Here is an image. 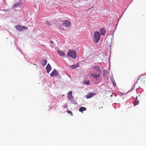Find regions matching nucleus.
Listing matches in <instances>:
<instances>
[{
  "label": "nucleus",
  "instance_id": "nucleus-20",
  "mask_svg": "<svg viewBox=\"0 0 146 146\" xmlns=\"http://www.w3.org/2000/svg\"><path fill=\"white\" fill-rule=\"evenodd\" d=\"M46 24L47 25H48L49 26H51L52 24H51L48 21H46Z\"/></svg>",
  "mask_w": 146,
  "mask_h": 146
},
{
  "label": "nucleus",
  "instance_id": "nucleus-2",
  "mask_svg": "<svg viewBox=\"0 0 146 146\" xmlns=\"http://www.w3.org/2000/svg\"><path fill=\"white\" fill-rule=\"evenodd\" d=\"M67 55L73 58H76L77 57L76 52L73 50L69 51Z\"/></svg>",
  "mask_w": 146,
  "mask_h": 146
},
{
  "label": "nucleus",
  "instance_id": "nucleus-6",
  "mask_svg": "<svg viewBox=\"0 0 146 146\" xmlns=\"http://www.w3.org/2000/svg\"><path fill=\"white\" fill-rule=\"evenodd\" d=\"M72 92H69L68 93V98L70 101H72L74 100L73 97L72 95Z\"/></svg>",
  "mask_w": 146,
  "mask_h": 146
},
{
  "label": "nucleus",
  "instance_id": "nucleus-9",
  "mask_svg": "<svg viewBox=\"0 0 146 146\" xmlns=\"http://www.w3.org/2000/svg\"><path fill=\"white\" fill-rule=\"evenodd\" d=\"M94 69L98 71V74H101V71L99 67L98 66H95L94 67Z\"/></svg>",
  "mask_w": 146,
  "mask_h": 146
},
{
  "label": "nucleus",
  "instance_id": "nucleus-17",
  "mask_svg": "<svg viewBox=\"0 0 146 146\" xmlns=\"http://www.w3.org/2000/svg\"><path fill=\"white\" fill-rule=\"evenodd\" d=\"M15 8H17L18 7H20V4L19 3L17 2L13 5Z\"/></svg>",
  "mask_w": 146,
  "mask_h": 146
},
{
  "label": "nucleus",
  "instance_id": "nucleus-21",
  "mask_svg": "<svg viewBox=\"0 0 146 146\" xmlns=\"http://www.w3.org/2000/svg\"><path fill=\"white\" fill-rule=\"evenodd\" d=\"M67 111L68 113L69 114H71V115L72 116V112L70 110H67Z\"/></svg>",
  "mask_w": 146,
  "mask_h": 146
},
{
  "label": "nucleus",
  "instance_id": "nucleus-19",
  "mask_svg": "<svg viewBox=\"0 0 146 146\" xmlns=\"http://www.w3.org/2000/svg\"><path fill=\"white\" fill-rule=\"evenodd\" d=\"M107 71L106 70H103V75L105 76V75L107 74Z\"/></svg>",
  "mask_w": 146,
  "mask_h": 146
},
{
  "label": "nucleus",
  "instance_id": "nucleus-7",
  "mask_svg": "<svg viewBox=\"0 0 146 146\" xmlns=\"http://www.w3.org/2000/svg\"><path fill=\"white\" fill-rule=\"evenodd\" d=\"M58 73L56 70H54L50 74V76L51 77L55 76H58Z\"/></svg>",
  "mask_w": 146,
  "mask_h": 146
},
{
  "label": "nucleus",
  "instance_id": "nucleus-11",
  "mask_svg": "<svg viewBox=\"0 0 146 146\" xmlns=\"http://www.w3.org/2000/svg\"><path fill=\"white\" fill-rule=\"evenodd\" d=\"M47 60L45 59H44L42 60V64L43 66H45L47 64Z\"/></svg>",
  "mask_w": 146,
  "mask_h": 146
},
{
  "label": "nucleus",
  "instance_id": "nucleus-4",
  "mask_svg": "<svg viewBox=\"0 0 146 146\" xmlns=\"http://www.w3.org/2000/svg\"><path fill=\"white\" fill-rule=\"evenodd\" d=\"M15 27L18 31H20L28 29V28L25 26H21V25H16Z\"/></svg>",
  "mask_w": 146,
  "mask_h": 146
},
{
  "label": "nucleus",
  "instance_id": "nucleus-5",
  "mask_svg": "<svg viewBox=\"0 0 146 146\" xmlns=\"http://www.w3.org/2000/svg\"><path fill=\"white\" fill-rule=\"evenodd\" d=\"M62 25L65 27H68L70 25V23L68 21L65 20L63 21Z\"/></svg>",
  "mask_w": 146,
  "mask_h": 146
},
{
  "label": "nucleus",
  "instance_id": "nucleus-12",
  "mask_svg": "<svg viewBox=\"0 0 146 146\" xmlns=\"http://www.w3.org/2000/svg\"><path fill=\"white\" fill-rule=\"evenodd\" d=\"M101 34L102 35H104L106 33V31L105 28H102L100 30Z\"/></svg>",
  "mask_w": 146,
  "mask_h": 146
},
{
  "label": "nucleus",
  "instance_id": "nucleus-8",
  "mask_svg": "<svg viewBox=\"0 0 146 146\" xmlns=\"http://www.w3.org/2000/svg\"><path fill=\"white\" fill-rule=\"evenodd\" d=\"M96 94L94 93H89L86 96V98L87 99L90 98L96 95Z\"/></svg>",
  "mask_w": 146,
  "mask_h": 146
},
{
  "label": "nucleus",
  "instance_id": "nucleus-15",
  "mask_svg": "<svg viewBox=\"0 0 146 146\" xmlns=\"http://www.w3.org/2000/svg\"><path fill=\"white\" fill-rule=\"evenodd\" d=\"M86 110V108L84 107H82L80 108L79 109V111H80L82 113H83L84 111H85Z\"/></svg>",
  "mask_w": 146,
  "mask_h": 146
},
{
  "label": "nucleus",
  "instance_id": "nucleus-18",
  "mask_svg": "<svg viewBox=\"0 0 146 146\" xmlns=\"http://www.w3.org/2000/svg\"><path fill=\"white\" fill-rule=\"evenodd\" d=\"M58 53L60 56H63L65 55V53L64 52H62L60 51L59 50H58Z\"/></svg>",
  "mask_w": 146,
  "mask_h": 146
},
{
  "label": "nucleus",
  "instance_id": "nucleus-22",
  "mask_svg": "<svg viewBox=\"0 0 146 146\" xmlns=\"http://www.w3.org/2000/svg\"><path fill=\"white\" fill-rule=\"evenodd\" d=\"M51 42L52 43H53V42L52 41H51Z\"/></svg>",
  "mask_w": 146,
  "mask_h": 146
},
{
  "label": "nucleus",
  "instance_id": "nucleus-3",
  "mask_svg": "<svg viewBox=\"0 0 146 146\" xmlns=\"http://www.w3.org/2000/svg\"><path fill=\"white\" fill-rule=\"evenodd\" d=\"M145 77L143 76L139 77L137 79V83L140 85L144 84L145 83Z\"/></svg>",
  "mask_w": 146,
  "mask_h": 146
},
{
  "label": "nucleus",
  "instance_id": "nucleus-1",
  "mask_svg": "<svg viewBox=\"0 0 146 146\" xmlns=\"http://www.w3.org/2000/svg\"><path fill=\"white\" fill-rule=\"evenodd\" d=\"M100 33L96 31L94 33V40L95 42H98L100 39Z\"/></svg>",
  "mask_w": 146,
  "mask_h": 146
},
{
  "label": "nucleus",
  "instance_id": "nucleus-10",
  "mask_svg": "<svg viewBox=\"0 0 146 146\" xmlns=\"http://www.w3.org/2000/svg\"><path fill=\"white\" fill-rule=\"evenodd\" d=\"M46 69L47 72L49 73L50 71L51 70L52 68L50 65L48 64L46 66Z\"/></svg>",
  "mask_w": 146,
  "mask_h": 146
},
{
  "label": "nucleus",
  "instance_id": "nucleus-14",
  "mask_svg": "<svg viewBox=\"0 0 146 146\" xmlns=\"http://www.w3.org/2000/svg\"><path fill=\"white\" fill-rule=\"evenodd\" d=\"M70 66L71 68L74 69L79 67V64H76L72 65Z\"/></svg>",
  "mask_w": 146,
  "mask_h": 146
},
{
  "label": "nucleus",
  "instance_id": "nucleus-13",
  "mask_svg": "<svg viewBox=\"0 0 146 146\" xmlns=\"http://www.w3.org/2000/svg\"><path fill=\"white\" fill-rule=\"evenodd\" d=\"M101 74H91L90 75L91 76H92L94 78H97L100 77V76Z\"/></svg>",
  "mask_w": 146,
  "mask_h": 146
},
{
  "label": "nucleus",
  "instance_id": "nucleus-16",
  "mask_svg": "<svg viewBox=\"0 0 146 146\" xmlns=\"http://www.w3.org/2000/svg\"><path fill=\"white\" fill-rule=\"evenodd\" d=\"M90 82L89 80H88L87 81H86L85 80H83L82 83L83 84H86L87 85H89L90 84Z\"/></svg>",
  "mask_w": 146,
  "mask_h": 146
}]
</instances>
